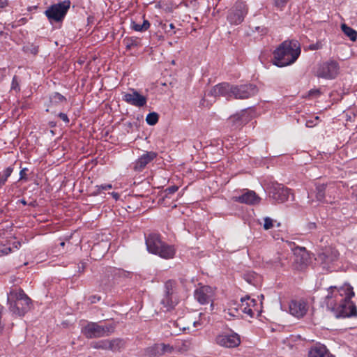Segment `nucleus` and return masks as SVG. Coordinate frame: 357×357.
Returning a JSON list of instances; mask_svg holds the SVG:
<instances>
[{"mask_svg": "<svg viewBox=\"0 0 357 357\" xmlns=\"http://www.w3.org/2000/svg\"><path fill=\"white\" fill-rule=\"evenodd\" d=\"M263 227L266 230L271 229L273 227V220L269 217H266Z\"/></svg>", "mask_w": 357, "mask_h": 357, "instance_id": "c9c22d12", "label": "nucleus"}, {"mask_svg": "<svg viewBox=\"0 0 357 357\" xmlns=\"http://www.w3.org/2000/svg\"><path fill=\"white\" fill-rule=\"evenodd\" d=\"M20 245V242H17V245H15V248H17V245Z\"/></svg>", "mask_w": 357, "mask_h": 357, "instance_id": "bf43d9fd", "label": "nucleus"}, {"mask_svg": "<svg viewBox=\"0 0 357 357\" xmlns=\"http://www.w3.org/2000/svg\"><path fill=\"white\" fill-rule=\"evenodd\" d=\"M123 43L127 50H131L139 45L138 40L134 38H126L123 40Z\"/></svg>", "mask_w": 357, "mask_h": 357, "instance_id": "7c9ffc66", "label": "nucleus"}, {"mask_svg": "<svg viewBox=\"0 0 357 357\" xmlns=\"http://www.w3.org/2000/svg\"><path fill=\"white\" fill-rule=\"evenodd\" d=\"M258 275L255 273H250L244 275V279L250 284L256 285Z\"/></svg>", "mask_w": 357, "mask_h": 357, "instance_id": "72a5a7b5", "label": "nucleus"}, {"mask_svg": "<svg viewBox=\"0 0 357 357\" xmlns=\"http://www.w3.org/2000/svg\"><path fill=\"white\" fill-rule=\"evenodd\" d=\"M232 305L234 307L229 309V310L234 309L238 314H240V312H242L252 317L254 312L251 307L256 305V301L255 299H250V296H247L241 298V303L236 304L234 303Z\"/></svg>", "mask_w": 357, "mask_h": 357, "instance_id": "f8f14e48", "label": "nucleus"}, {"mask_svg": "<svg viewBox=\"0 0 357 357\" xmlns=\"http://www.w3.org/2000/svg\"><path fill=\"white\" fill-rule=\"evenodd\" d=\"M122 95L123 101L135 107H144L147 102V98L135 89H130V92L123 93Z\"/></svg>", "mask_w": 357, "mask_h": 357, "instance_id": "9b49d317", "label": "nucleus"}, {"mask_svg": "<svg viewBox=\"0 0 357 357\" xmlns=\"http://www.w3.org/2000/svg\"><path fill=\"white\" fill-rule=\"evenodd\" d=\"M21 203H22V204H24V205H26V201H25L24 199H22V200H21Z\"/></svg>", "mask_w": 357, "mask_h": 357, "instance_id": "864d4df0", "label": "nucleus"}, {"mask_svg": "<svg viewBox=\"0 0 357 357\" xmlns=\"http://www.w3.org/2000/svg\"><path fill=\"white\" fill-rule=\"evenodd\" d=\"M326 188L324 184L317 185L316 187V197L320 202L324 200Z\"/></svg>", "mask_w": 357, "mask_h": 357, "instance_id": "c756f323", "label": "nucleus"}, {"mask_svg": "<svg viewBox=\"0 0 357 357\" xmlns=\"http://www.w3.org/2000/svg\"><path fill=\"white\" fill-rule=\"evenodd\" d=\"M116 327V324L115 323H112L109 324L102 325V337L109 336L111 334L114 333Z\"/></svg>", "mask_w": 357, "mask_h": 357, "instance_id": "bb28decb", "label": "nucleus"}, {"mask_svg": "<svg viewBox=\"0 0 357 357\" xmlns=\"http://www.w3.org/2000/svg\"><path fill=\"white\" fill-rule=\"evenodd\" d=\"M201 104L203 105H204V98L202 100Z\"/></svg>", "mask_w": 357, "mask_h": 357, "instance_id": "6e6d98bb", "label": "nucleus"}, {"mask_svg": "<svg viewBox=\"0 0 357 357\" xmlns=\"http://www.w3.org/2000/svg\"><path fill=\"white\" fill-rule=\"evenodd\" d=\"M342 32L348 37L351 41H356L357 39V31L351 27L347 26L346 24L341 25Z\"/></svg>", "mask_w": 357, "mask_h": 357, "instance_id": "393cba45", "label": "nucleus"}, {"mask_svg": "<svg viewBox=\"0 0 357 357\" xmlns=\"http://www.w3.org/2000/svg\"><path fill=\"white\" fill-rule=\"evenodd\" d=\"M183 321L184 320L183 319H178L177 321L173 322V325L174 326L179 328L178 331H175V333L185 331L186 330L189 329L188 326H184Z\"/></svg>", "mask_w": 357, "mask_h": 357, "instance_id": "f704fd0d", "label": "nucleus"}, {"mask_svg": "<svg viewBox=\"0 0 357 357\" xmlns=\"http://www.w3.org/2000/svg\"><path fill=\"white\" fill-rule=\"evenodd\" d=\"M37 52H38V50H37L36 49H34V50H33V53H34V54H36V53H37Z\"/></svg>", "mask_w": 357, "mask_h": 357, "instance_id": "4d7b16f0", "label": "nucleus"}, {"mask_svg": "<svg viewBox=\"0 0 357 357\" xmlns=\"http://www.w3.org/2000/svg\"><path fill=\"white\" fill-rule=\"evenodd\" d=\"M146 245L149 252L165 259H172L176 253L174 246L163 242L158 234H149L146 237Z\"/></svg>", "mask_w": 357, "mask_h": 357, "instance_id": "7ed1b4c3", "label": "nucleus"}, {"mask_svg": "<svg viewBox=\"0 0 357 357\" xmlns=\"http://www.w3.org/2000/svg\"><path fill=\"white\" fill-rule=\"evenodd\" d=\"M215 341L219 346L226 348H234L241 344L240 336L236 333L220 334Z\"/></svg>", "mask_w": 357, "mask_h": 357, "instance_id": "9d476101", "label": "nucleus"}, {"mask_svg": "<svg viewBox=\"0 0 357 357\" xmlns=\"http://www.w3.org/2000/svg\"><path fill=\"white\" fill-rule=\"evenodd\" d=\"M28 169L26 168H24L22 169H21L20 172V180H26L27 179V176H26V171Z\"/></svg>", "mask_w": 357, "mask_h": 357, "instance_id": "79ce46f5", "label": "nucleus"}, {"mask_svg": "<svg viewBox=\"0 0 357 357\" xmlns=\"http://www.w3.org/2000/svg\"><path fill=\"white\" fill-rule=\"evenodd\" d=\"M13 171V168L8 167L0 174V188L6 183L8 178L11 175Z\"/></svg>", "mask_w": 357, "mask_h": 357, "instance_id": "c85d7f7f", "label": "nucleus"}, {"mask_svg": "<svg viewBox=\"0 0 357 357\" xmlns=\"http://www.w3.org/2000/svg\"><path fill=\"white\" fill-rule=\"evenodd\" d=\"M158 154L154 151H146L142 154L133 164V169L135 172H141L146 166L153 161Z\"/></svg>", "mask_w": 357, "mask_h": 357, "instance_id": "2eb2a0df", "label": "nucleus"}, {"mask_svg": "<svg viewBox=\"0 0 357 357\" xmlns=\"http://www.w3.org/2000/svg\"><path fill=\"white\" fill-rule=\"evenodd\" d=\"M214 291L209 286H202L195 291V299L201 304H206L212 301Z\"/></svg>", "mask_w": 357, "mask_h": 357, "instance_id": "4468645a", "label": "nucleus"}, {"mask_svg": "<svg viewBox=\"0 0 357 357\" xmlns=\"http://www.w3.org/2000/svg\"><path fill=\"white\" fill-rule=\"evenodd\" d=\"M112 195L116 200L119 198V195L117 192H112Z\"/></svg>", "mask_w": 357, "mask_h": 357, "instance_id": "3c124183", "label": "nucleus"}, {"mask_svg": "<svg viewBox=\"0 0 357 357\" xmlns=\"http://www.w3.org/2000/svg\"><path fill=\"white\" fill-rule=\"evenodd\" d=\"M150 27V23L148 20H144L143 23L139 24L135 22H132L131 28L136 31H144Z\"/></svg>", "mask_w": 357, "mask_h": 357, "instance_id": "a878e982", "label": "nucleus"}, {"mask_svg": "<svg viewBox=\"0 0 357 357\" xmlns=\"http://www.w3.org/2000/svg\"><path fill=\"white\" fill-rule=\"evenodd\" d=\"M178 186H176V185H172V186L168 187V188L165 190V192H166L167 195H172V194L175 193V192L178 190Z\"/></svg>", "mask_w": 357, "mask_h": 357, "instance_id": "ea45409f", "label": "nucleus"}, {"mask_svg": "<svg viewBox=\"0 0 357 357\" xmlns=\"http://www.w3.org/2000/svg\"><path fill=\"white\" fill-rule=\"evenodd\" d=\"M20 245V242H17V245H15V248H17V245Z\"/></svg>", "mask_w": 357, "mask_h": 357, "instance_id": "052dcab7", "label": "nucleus"}, {"mask_svg": "<svg viewBox=\"0 0 357 357\" xmlns=\"http://www.w3.org/2000/svg\"><path fill=\"white\" fill-rule=\"evenodd\" d=\"M96 188H97V192L98 193H100L101 190H107L112 189V185L111 184H103V185H97Z\"/></svg>", "mask_w": 357, "mask_h": 357, "instance_id": "58836bf2", "label": "nucleus"}, {"mask_svg": "<svg viewBox=\"0 0 357 357\" xmlns=\"http://www.w3.org/2000/svg\"><path fill=\"white\" fill-rule=\"evenodd\" d=\"M247 13V5L243 2H237L229 10L227 19L231 24L238 25L243 21Z\"/></svg>", "mask_w": 357, "mask_h": 357, "instance_id": "423d86ee", "label": "nucleus"}, {"mask_svg": "<svg viewBox=\"0 0 357 357\" xmlns=\"http://www.w3.org/2000/svg\"><path fill=\"white\" fill-rule=\"evenodd\" d=\"M163 29L165 30L166 32H169L171 30H173L175 26L174 24H164L162 26Z\"/></svg>", "mask_w": 357, "mask_h": 357, "instance_id": "a19ab883", "label": "nucleus"}, {"mask_svg": "<svg viewBox=\"0 0 357 357\" xmlns=\"http://www.w3.org/2000/svg\"><path fill=\"white\" fill-rule=\"evenodd\" d=\"M100 300V297L98 296H91L89 298V301L91 303H95Z\"/></svg>", "mask_w": 357, "mask_h": 357, "instance_id": "c03bdc74", "label": "nucleus"}, {"mask_svg": "<svg viewBox=\"0 0 357 357\" xmlns=\"http://www.w3.org/2000/svg\"><path fill=\"white\" fill-rule=\"evenodd\" d=\"M257 93V86L252 84L233 85L231 91L232 97L236 99H247L255 96Z\"/></svg>", "mask_w": 357, "mask_h": 357, "instance_id": "0eeeda50", "label": "nucleus"}, {"mask_svg": "<svg viewBox=\"0 0 357 357\" xmlns=\"http://www.w3.org/2000/svg\"><path fill=\"white\" fill-rule=\"evenodd\" d=\"M165 291L164 297L160 301V304L162 305V309L164 311H169L174 308L176 305L177 301L173 300V284L171 281H168L165 285Z\"/></svg>", "mask_w": 357, "mask_h": 357, "instance_id": "ddd939ff", "label": "nucleus"}, {"mask_svg": "<svg viewBox=\"0 0 357 357\" xmlns=\"http://www.w3.org/2000/svg\"><path fill=\"white\" fill-rule=\"evenodd\" d=\"M301 54L297 40H285L273 52V64L284 67L294 63Z\"/></svg>", "mask_w": 357, "mask_h": 357, "instance_id": "f03ea898", "label": "nucleus"}, {"mask_svg": "<svg viewBox=\"0 0 357 357\" xmlns=\"http://www.w3.org/2000/svg\"><path fill=\"white\" fill-rule=\"evenodd\" d=\"M52 100V101H54V102H62L63 100H66L65 97L63 96H62L61 94H60L59 93H54L52 98H51Z\"/></svg>", "mask_w": 357, "mask_h": 357, "instance_id": "4c0bfd02", "label": "nucleus"}, {"mask_svg": "<svg viewBox=\"0 0 357 357\" xmlns=\"http://www.w3.org/2000/svg\"><path fill=\"white\" fill-rule=\"evenodd\" d=\"M153 354L158 356L163 355L166 353H171L173 350V347L169 344L164 343L155 344L153 348Z\"/></svg>", "mask_w": 357, "mask_h": 357, "instance_id": "b1692460", "label": "nucleus"}, {"mask_svg": "<svg viewBox=\"0 0 357 357\" xmlns=\"http://www.w3.org/2000/svg\"><path fill=\"white\" fill-rule=\"evenodd\" d=\"M316 227H317V226H316V224L314 222H309L307 225V228L308 230L314 229H316Z\"/></svg>", "mask_w": 357, "mask_h": 357, "instance_id": "de8ad7c7", "label": "nucleus"}, {"mask_svg": "<svg viewBox=\"0 0 357 357\" xmlns=\"http://www.w3.org/2000/svg\"><path fill=\"white\" fill-rule=\"evenodd\" d=\"M59 117L65 123H69V119L67 116V114H64V113H59Z\"/></svg>", "mask_w": 357, "mask_h": 357, "instance_id": "37998d69", "label": "nucleus"}, {"mask_svg": "<svg viewBox=\"0 0 357 357\" xmlns=\"http://www.w3.org/2000/svg\"><path fill=\"white\" fill-rule=\"evenodd\" d=\"M70 6V1L65 0L52 5L45 12V15L50 22H61L67 14Z\"/></svg>", "mask_w": 357, "mask_h": 357, "instance_id": "39448f33", "label": "nucleus"}, {"mask_svg": "<svg viewBox=\"0 0 357 357\" xmlns=\"http://www.w3.org/2000/svg\"><path fill=\"white\" fill-rule=\"evenodd\" d=\"M234 199L236 202L246 204H256L260 201L259 197L252 190H249L238 197H234Z\"/></svg>", "mask_w": 357, "mask_h": 357, "instance_id": "6ab92c4d", "label": "nucleus"}, {"mask_svg": "<svg viewBox=\"0 0 357 357\" xmlns=\"http://www.w3.org/2000/svg\"><path fill=\"white\" fill-rule=\"evenodd\" d=\"M91 347L95 349L107 350V339L91 342Z\"/></svg>", "mask_w": 357, "mask_h": 357, "instance_id": "cd10ccee", "label": "nucleus"}, {"mask_svg": "<svg viewBox=\"0 0 357 357\" xmlns=\"http://www.w3.org/2000/svg\"><path fill=\"white\" fill-rule=\"evenodd\" d=\"M321 47V44L319 43H317L316 44H312L310 45V49L312 50H317L320 49Z\"/></svg>", "mask_w": 357, "mask_h": 357, "instance_id": "a18cd8bd", "label": "nucleus"}, {"mask_svg": "<svg viewBox=\"0 0 357 357\" xmlns=\"http://www.w3.org/2000/svg\"><path fill=\"white\" fill-rule=\"evenodd\" d=\"M126 342L121 338L107 339V350L112 352L121 351L124 349Z\"/></svg>", "mask_w": 357, "mask_h": 357, "instance_id": "412c9836", "label": "nucleus"}, {"mask_svg": "<svg viewBox=\"0 0 357 357\" xmlns=\"http://www.w3.org/2000/svg\"><path fill=\"white\" fill-rule=\"evenodd\" d=\"M339 65L337 61L330 60L321 64L317 71V76L319 77L331 79H334L338 74Z\"/></svg>", "mask_w": 357, "mask_h": 357, "instance_id": "6e6552de", "label": "nucleus"}, {"mask_svg": "<svg viewBox=\"0 0 357 357\" xmlns=\"http://www.w3.org/2000/svg\"><path fill=\"white\" fill-rule=\"evenodd\" d=\"M20 245V242H17V245H15V248H17V245Z\"/></svg>", "mask_w": 357, "mask_h": 357, "instance_id": "13d9d810", "label": "nucleus"}, {"mask_svg": "<svg viewBox=\"0 0 357 357\" xmlns=\"http://www.w3.org/2000/svg\"><path fill=\"white\" fill-rule=\"evenodd\" d=\"M339 253L337 250L332 248L326 249L319 255V258L326 264H330L338 259Z\"/></svg>", "mask_w": 357, "mask_h": 357, "instance_id": "4be33fe9", "label": "nucleus"}, {"mask_svg": "<svg viewBox=\"0 0 357 357\" xmlns=\"http://www.w3.org/2000/svg\"><path fill=\"white\" fill-rule=\"evenodd\" d=\"M159 116L156 112H151L146 117V123L150 126L155 125L158 121Z\"/></svg>", "mask_w": 357, "mask_h": 357, "instance_id": "2f4dec72", "label": "nucleus"}, {"mask_svg": "<svg viewBox=\"0 0 357 357\" xmlns=\"http://www.w3.org/2000/svg\"><path fill=\"white\" fill-rule=\"evenodd\" d=\"M329 356L328 349L324 345L314 347L308 353V357H329Z\"/></svg>", "mask_w": 357, "mask_h": 357, "instance_id": "5701e85b", "label": "nucleus"}, {"mask_svg": "<svg viewBox=\"0 0 357 357\" xmlns=\"http://www.w3.org/2000/svg\"><path fill=\"white\" fill-rule=\"evenodd\" d=\"M289 310L294 317H302L307 311V303L303 300H293L289 303Z\"/></svg>", "mask_w": 357, "mask_h": 357, "instance_id": "a211bd4d", "label": "nucleus"}, {"mask_svg": "<svg viewBox=\"0 0 357 357\" xmlns=\"http://www.w3.org/2000/svg\"><path fill=\"white\" fill-rule=\"evenodd\" d=\"M232 86L233 85L226 82L218 84L210 91L208 95L214 97L223 96L229 99L232 98Z\"/></svg>", "mask_w": 357, "mask_h": 357, "instance_id": "f3484780", "label": "nucleus"}, {"mask_svg": "<svg viewBox=\"0 0 357 357\" xmlns=\"http://www.w3.org/2000/svg\"><path fill=\"white\" fill-rule=\"evenodd\" d=\"M291 190L284 185L273 183L269 187V196L278 203H284L288 200Z\"/></svg>", "mask_w": 357, "mask_h": 357, "instance_id": "1a4fd4ad", "label": "nucleus"}, {"mask_svg": "<svg viewBox=\"0 0 357 357\" xmlns=\"http://www.w3.org/2000/svg\"><path fill=\"white\" fill-rule=\"evenodd\" d=\"M8 5V0H0V8H3Z\"/></svg>", "mask_w": 357, "mask_h": 357, "instance_id": "09e8293b", "label": "nucleus"}, {"mask_svg": "<svg viewBox=\"0 0 357 357\" xmlns=\"http://www.w3.org/2000/svg\"><path fill=\"white\" fill-rule=\"evenodd\" d=\"M354 296L350 284H345L340 287L331 286L325 297L326 307L336 318L357 317V307L351 301Z\"/></svg>", "mask_w": 357, "mask_h": 357, "instance_id": "f257e3e1", "label": "nucleus"}, {"mask_svg": "<svg viewBox=\"0 0 357 357\" xmlns=\"http://www.w3.org/2000/svg\"><path fill=\"white\" fill-rule=\"evenodd\" d=\"M84 268H85L84 263H82V267H79V270L80 271V269H82V271H83Z\"/></svg>", "mask_w": 357, "mask_h": 357, "instance_id": "603ef678", "label": "nucleus"}, {"mask_svg": "<svg viewBox=\"0 0 357 357\" xmlns=\"http://www.w3.org/2000/svg\"><path fill=\"white\" fill-rule=\"evenodd\" d=\"M60 245L63 247L65 245V243L64 242H61L60 243Z\"/></svg>", "mask_w": 357, "mask_h": 357, "instance_id": "5fc2aeb1", "label": "nucleus"}, {"mask_svg": "<svg viewBox=\"0 0 357 357\" xmlns=\"http://www.w3.org/2000/svg\"><path fill=\"white\" fill-rule=\"evenodd\" d=\"M289 0H274V6L282 10Z\"/></svg>", "mask_w": 357, "mask_h": 357, "instance_id": "e433bc0d", "label": "nucleus"}, {"mask_svg": "<svg viewBox=\"0 0 357 357\" xmlns=\"http://www.w3.org/2000/svg\"><path fill=\"white\" fill-rule=\"evenodd\" d=\"M320 94V91L319 89L310 90L309 91V96H318Z\"/></svg>", "mask_w": 357, "mask_h": 357, "instance_id": "49530a36", "label": "nucleus"}, {"mask_svg": "<svg viewBox=\"0 0 357 357\" xmlns=\"http://www.w3.org/2000/svg\"><path fill=\"white\" fill-rule=\"evenodd\" d=\"M250 119L247 111H242L241 114H236L229 118V122L232 123V127L238 128L247 123Z\"/></svg>", "mask_w": 357, "mask_h": 357, "instance_id": "aec40b11", "label": "nucleus"}, {"mask_svg": "<svg viewBox=\"0 0 357 357\" xmlns=\"http://www.w3.org/2000/svg\"><path fill=\"white\" fill-rule=\"evenodd\" d=\"M298 251L301 254V263L303 264H305L307 261V254L306 253V250L305 248H299L296 250L295 255H296V258L298 257Z\"/></svg>", "mask_w": 357, "mask_h": 357, "instance_id": "473e14b6", "label": "nucleus"}, {"mask_svg": "<svg viewBox=\"0 0 357 357\" xmlns=\"http://www.w3.org/2000/svg\"><path fill=\"white\" fill-rule=\"evenodd\" d=\"M102 325L89 322L82 329V333L88 339L99 338L102 337Z\"/></svg>", "mask_w": 357, "mask_h": 357, "instance_id": "dca6fc26", "label": "nucleus"}, {"mask_svg": "<svg viewBox=\"0 0 357 357\" xmlns=\"http://www.w3.org/2000/svg\"><path fill=\"white\" fill-rule=\"evenodd\" d=\"M192 324H193L194 328H197V327L201 326L202 323L200 321H194L192 322Z\"/></svg>", "mask_w": 357, "mask_h": 357, "instance_id": "8fccbe9b", "label": "nucleus"}, {"mask_svg": "<svg viewBox=\"0 0 357 357\" xmlns=\"http://www.w3.org/2000/svg\"><path fill=\"white\" fill-rule=\"evenodd\" d=\"M10 310L18 316H24L31 308V301L21 289H12L8 294Z\"/></svg>", "mask_w": 357, "mask_h": 357, "instance_id": "20e7f679", "label": "nucleus"}]
</instances>
